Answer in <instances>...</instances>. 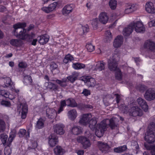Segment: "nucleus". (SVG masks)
<instances>
[{
  "instance_id": "obj_1",
  "label": "nucleus",
  "mask_w": 155,
  "mask_h": 155,
  "mask_svg": "<svg viewBox=\"0 0 155 155\" xmlns=\"http://www.w3.org/2000/svg\"><path fill=\"white\" fill-rule=\"evenodd\" d=\"M120 58V54L115 51L109 59H107L108 67L110 71H115L117 68V62Z\"/></svg>"
},
{
  "instance_id": "obj_2",
  "label": "nucleus",
  "mask_w": 155,
  "mask_h": 155,
  "mask_svg": "<svg viewBox=\"0 0 155 155\" xmlns=\"http://www.w3.org/2000/svg\"><path fill=\"white\" fill-rule=\"evenodd\" d=\"M26 26V24L25 22H19L14 25L13 27L14 35L21 39L23 38V36L26 32V30L24 29Z\"/></svg>"
},
{
  "instance_id": "obj_3",
  "label": "nucleus",
  "mask_w": 155,
  "mask_h": 155,
  "mask_svg": "<svg viewBox=\"0 0 155 155\" xmlns=\"http://www.w3.org/2000/svg\"><path fill=\"white\" fill-rule=\"evenodd\" d=\"M129 109V115L133 117L141 116L143 114L142 110L137 106L131 105Z\"/></svg>"
},
{
  "instance_id": "obj_4",
  "label": "nucleus",
  "mask_w": 155,
  "mask_h": 155,
  "mask_svg": "<svg viewBox=\"0 0 155 155\" xmlns=\"http://www.w3.org/2000/svg\"><path fill=\"white\" fill-rule=\"evenodd\" d=\"M144 98L147 101H151L155 99V89L149 88L146 90L144 95Z\"/></svg>"
},
{
  "instance_id": "obj_5",
  "label": "nucleus",
  "mask_w": 155,
  "mask_h": 155,
  "mask_svg": "<svg viewBox=\"0 0 155 155\" xmlns=\"http://www.w3.org/2000/svg\"><path fill=\"white\" fill-rule=\"evenodd\" d=\"M18 110L19 112V114L21 116L22 119H25L28 111V106L27 104L21 103L18 107Z\"/></svg>"
},
{
  "instance_id": "obj_6",
  "label": "nucleus",
  "mask_w": 155,
  "mask_h": 155,
  "mask_svg": "<svg viewBox=\"0 0 155 155\" xmlns=\"http://www.w3.org/2000/svg\"><path fill=\"white\" fill-rule=\"evenodd\" d=\"M77 140L82 145L84 149H86L90 147L91 145V143L89 139L84 136H81L78 137L77 138Z\"/></svg>"
},
{
  "instance_id": "obj_7",
  "label": "nucleus",
  "mask_w": 155,
  "mask_h": 155,
  "mask_svg": "<svg viewBox=\"0 0 155 155\" xmlns=\"http://www.w3.org/2000/svg\"><path fill=\"white\" fill-rule=\"evenodd\" d=\"M64 127V125L62 124H56L53 126L54 132L57 134L63 135L65 133Z\"/></svg>"
},
{
  "instance_id": "obj_8",
  "label": "nucleus",
  "mask_w": 155,
  "mask_h": 155,
  "mask_svg": "<svg viewBox=\"0 0 155 155\" xmlns=\"http://www.w3.org/2000/svg\"><path fill=\"white\" fill-rule=\"evenodd\" d=\"M57 4L56 2H54L49 5L48 6L43 7L41 9L45 13H49L52 12L55 10Z\"/></svg>"
},
{
  "instance_id": "obj_9",
  "label": "nucleus",
  "mask_w": 155,
  "mask_h": 155,
  "mask_svg": "<svg viewBox=\"0 0 155 155\" xmlns=\"http://www.w3.org/2000/svg\"><path fill=\"white\" fill-rule=\"evenodd\" d=\"M132 23H134V29L135 28V30L136 32L143 33L145 31V28L141 22L138 21L135 22L133 21Z\"/></svg>"
},
{
  "instance_id": "obj_10",
  "label": "nucleus",
  "mask_w": 155,
  "mask_h": 155,
  "mask_svg": "<svg viewBox=\"0 0 155 155\" xmlns=\"http://www.w3.org/2000/svg\"><path fill=\"white\" fill-rule=\"evenodd\" d=\"M144 140L149 143H153L155 141L154 132H146L145 133Z\"/></svg>"
},
{
  "instance_id": "obj_11",
  "label": "nucleus",
  "mask_w": 155,
  "mask_h": 155,
  "mask_svg": "<svg viewBox=\"0 0 155 155\" xmlns=\"http://www.w3.org/2000/svg\"><path fill=\"white\" fill-rule=\"evenodd\" d=\"M106 120H109L108 126L112 130L115 129L118 127L119 120L117 118L113 117L110 119H106Z\"/></svg>"
},
{
  "instance_id": "obj_12",
  "label": "nucleus",
  "mask_w": 155,
  "mask_h": 155,
  "mask_svg": "<svg viewBox=\"0 0 155 155\" xmlns=\"http://www.w3.org/2000/svg\"><path fill=\"white\" fill-rule=\"evenodd\" d=\"M109 122V120H104L97 125L96 128L99 129L105 132L107 130Z\"/></svg>"
},
{
  "instance_id": "obj_13",
  "label": "nucleus",
  "mask_w": 155,
  "mask_h": 155,
  "mask_svg": "<svg viewBox=\"0 0 155 155\" xmlns=\"http://www.w3.org/2000/svg\"><path fill=\"white\" fill-rule=\"evenodd\" d=\"M134 23H130L129 25L125 27L123 31V34L125 36H128L132 33L134 30Z\"/></svg>"
},
{
  "instance_id": "obj_14",
  "label": "nucleus",
  "mask_w": 155,
  "mask_h": 155,
  "mask_svg": "<svg viewBox=\"0 0 155 155\" xmlns=\"http://www.w3.org/2000/svg\"><path fill=\"white\" fill-rule=\"evenodd\" d=\"M98 144L100 150L103 153H105L110 151V147L107 143L98 141Z\"/></svg>"
},
{
  "instance_id": "obj_15",
  "label": "nucleus",
  "mask_w": 155,
  "mask_h": 155,
  "mask_svg": "<svg viewBox=\"0 0 155 155\" xmlns=\"http://www.w3.org/2000/svg\"><path fill=\"white\" fill-rule=\"evenodd\" d=\"M137 102L138 105L145 112L147 111L148 106L144 99L141 97H139L137 100Z\"/></svg>"
},
{
  "instance_id": "obj_16",
  "label": "nucleus",
  "mask_w": 155,
  "mask_h": 155,
  "mask_svg": "<svg viewBox=\"0 0 155 155\" xmlns=\"http://www.w3.org/2000/svg\"><path fill=\"white\" fill-rule=\"evenodd\" d=\"M91 114H83L80 119L79 122L81 124L86 125L88 124V121L91 117Z\"/></svg>"
},
{
  "instance_id": "obj_17",
  "label": "nucleus",
  "mask_w": 155,
  "mask_h": 155,
  "mask_svg": "<svg viewBox=\"0 0 155 155\" xmlns=\"http://www.w3.org/2000/svg\"><path fill=\"white\" fill-rule=\"evenodd\" d=\"M46 116L49 118L52 119L56 116L57 113L55 110L53 108H48L46 110Z\"/></svg>"
},
{
  "instance_id": "obj_18",
  "label": "nucleus",
  "mask_w": 155,
  "mask_h": 155,
  "mask_svg": "<svg viewBox=\"0 0 155 155\" xmlns=\"http://www.w3.org/2000/svg\"><path fill=\"white\" fill-rule=\"evenodd\" d=\"M106 64V63L104 62L103 61H99L97 62L94 70L98 71L104 70Z\"/></svg>"
},
{
  "instance_id": "obj_19",
  "label": "nucleus",
  "mask_w": 155,
  "mask_h": 155,
  "mask_svg": "<svg viewBox=\"0 0 155 155\" xmlns=\"http://www.w3.org/2000/svg\"><path fill=\"white\" fill-rule=\"evenodd\" d=\"M146 11L149 13L153 14L155 13V8L153 4L151 2H147L145 5Z\"/></svg>"
},
{
  "instance_id": "obj_20",
  "label": "nucleus",
  "mask_w": 155,
  "mask_h": 155,
  "mask_svg": "<svg viewBox=\"0 0 155 155\" xmlns=\"http://www.w3.org/2000/svg\"><path fill=\"white\" fill-rule=\"evenodd\" d=\"M58 142V137L54 135H50L49 137L48 143L51 147H53Z\"/></svg>"
},
{
  "instance_id": "obj_21",
  "label": "nucleus",
  "mask_w": 155,
  "mask_h": 155,
  "mask_svg": "<svg viewBox=\"0 0 155 155\" xmlns=\"http://www.w3.org/2000/svg\"><path fill=\"white\" fill-rule=\"evenodd\" d=\"M73 4H70L65 5L62 9V13L63 15L68 14L71 12L74 8Z\"/></svg>"
},
{
  "instance_id": "obj_22",
  "label": "nucleus",
  "mask_w": 155,
  "mask_h": 155,
  "mask_svg": "<svg viewBox=\"0 0 155 155\" xmlns=\"http://www.w3.org/2000/svg\"><path fill=\"white\" fill-rule=\"evenodd\" d=\"M144 47L150 50L153 51L155 50V43L150 40H147L144 43Z\"/></svg>"
},
{
  "instance_id": "obj_23",
  "label": "nucleus",
  "mask_w": 155,
  "mask_h": 155,
  "mask_svg": "<svg viewBox=\"0 0 155 155\" xmlns=\"http://www.w3.org/2000/svg\"><path fill=\"white\" fill-rule=\"evenodd\" d=\"M45 86L47 89L52 91H55L58 89V86L51 82H45Z\"/></svg>"
},
{
  "instance_id": "obj_24",
  "label": "nucleus",
  "mask_w": 155,
  "mask_h": 155,
  "mask_svg": "<svg viewBox=\"0 0 155 155\" xmlns=\"http://www.w3.org/2000/svg\"><path fill=\"white\" fill-rule=\"evenodd\" d=\"M123 37L122 36L118 35L114 39L113 45L115 48L120 47L123 43Z\"/></svg>"
},
{
  "instance_id": "obj_25",
  "label": "nucleus",
  "mask_w": 155,
  "mask_h": 155,
  "mask_svg": "<svg viewBox=\"0 0 155 155\" xmlns=\"http://www.w3.org/2000/svg\"><path fill=\"white\" fill-rule=\"evenodd\" d=\"M2 78L4 79V84L3 85V87H12L13 89V86H14L13 83L11 79L9 77H2Z\"/></svg>"
},
{
  "instance_id": "obj_26",
  "label": "nucleus",
  "mask_w": 155,
  "mask_h": 155,
  "mask_svg": "<svg viewBox=\"0 0 155 155\" xmlns=\"http://www.w3.org/2000/svg\"><path fill=\"white\" fill-rule=\"evenodd\" d=\"M99 21L103 24L106 23L108 20V17L105 12H101L99 16Z\"/></svg>"
},
{
  "instance_id": "obj_27",
  "label": "nucleus",
  "mask_w": 155,
  "mask_h": 155,
  "mask_svg": "<svg viewBox=\"0 0 155 155\" xmlns=\"http://www.w3.org/2000/svg\"><path fill=\"white\" fill-rule=\"evenodd\" d=\"M97 119L96 117H94L89 121L88 122L89 127L92 130H94L96 128L97 123Z\"/></svg>"
},
{
  "instance_id": "obj_28",
  "label": "nucleus",
  "mask_w": 155,
  "mask_h": 155,
  "mask_svg": "<svg viewBox=\"0 0 155 155\" xmlns=\"http://www.w3.org/2000/svg\"><path fill=\"white\" fill-rule=\"evenodd\" d=\"M137 9L136 5L130 4L127 5L124 12L126 14H129L136 11Z\"/></svg>"
},
{
  "instance_id": "obj_29",
  "label": "nucleus",
  "mask_w": 155,
  "mask_h": 155,
  "mask_svg": "<svg viewBox=\"0 0 155 155\" xmlns=\"http://www.w3.org/2000/svg\"><path fill=\"white\" fill-rule=\"evenodd\" d=\"M35 37V35L31 32V34H28L25 33L23 36V38L21 39L25 40L28 42H31Z\"/></svg>"
},
{
  "instance_id": "obj_30",
  "label": "nucleus",
  "mask_w": 155,
  "mask_h": 155,
  "mask_svg": "<svg viewBox=\"0 0 155 155\" xmlns=\"http://www.w3.org/2000/svg\"><path fill=\"white\" fill-rule=\"evenodd\" d=\"M55 154L57 155H62L65 153V150L61 146H57L54 150Z\"/></svg>"
},
{
  "instance_id": "obj_31",
  "label": "nucleus",
  "mask_w": 155,
  "mask_h": 155,
  "mask_svg": "<svg viewBox=\"0 0 155 155\" xmlns=\"http://www.w3.org/2000/svg\"><path fill=\"white\" fill-rule=\"evenodd\" d=\"M78 74L76 72H73L71 75L67 77V79L71 83H73L77 79Z\"/></svg>"
},
{
  "instance_id": "obj_32",
  "label": "nucleus",
  "mask_w": 155,
  "mask_h": 155,
  "mask_svg": "<svg viewBox=\"0 0 155 155\" xmlns=\"http://www.w3.org/2000/svg\"><path fill=\"white\" fill-rule=\"evenodd\" d=\"M127 149V146L124 145L114 148V152L115 153H120L125 151Z\"/></svg>"
},
{
  "instance_id": "obj_33",
  "label": "nucleus",
  "mask_w": 155,
  "mask_h": 155,
  "mask_svg": "<svg viewBox=\"0 0 155 155\" xmlns=\"http://www.w3.org/2000/svg\"><path fill=\"white\" fill-rule=\"evenodd\" d=\"M68 115L71 120H74L77 117V113L75 110L72 109L68 111Z\"/></svg>"
},
{
  "instance_id": "obj_34",
  "label": "nucleus",
  "mask_w": 155,
  "mask_h": 155,
  "mask_svg": "<svg viewBox=\"0 0 155 155\" xmlns=\"http://www.w3.org/2000/svg\"><path fill=\"white\" fill-rule=\"evenodd\" d=\"M86 83L89 86L91 87H94L96 84L95 80L92 78H87L86 80Z\"/></svg>"
},
{
  "instance_id": "obj_35",
  "label": "nucleus",
  "mask_w": 155,
  "mask_h": 155,
  "mask_svg": "<svg viewBox=\"0 0 155 155\" xmlns=\"http://www.w3.org/2000/svg\"><path fill=\"white\" fill-rule=\"evenodd\" d=\"M45 121V120L42 118H40L38 119L37 122L35 126L36 128L38 129H40L43 127L44 126Z\"/></svg>"
},
{
  "instance_id": "obj_36",
  "label": "nucleus",
  "mask_w": 155,
  "mask_h": 155,
  "mask_svg": "<svg viewBox=\"0 0 155 155\" xmlns=\"http://www.w3.org/2000/svg\"><path fill=\"white\" fill-rule=\"evenodd\" d=\"M71 132L74 135L79 134L81 132V128L78 126H74L71 129Z\"/></svg>"
},
{
  "instance_id": "obj_37",
  "label": "nucleus",
  "mask_w": 155,
  "mask_h": 155,
  "mask_svg": "<svg viewBox=\"0 0 155 155\" xmlns=\"http://www.w3.org/2000/svg\"><path fill=\"white\" fill-rule=\"evenodd\" d=\"M38 42L41 44L43 45L46 43L49 40L48 38L45 35L40 36L38 37Z\"/></svg>"
},
{
  "instance_id": "obj_38",
  "label": "nucleus",
  "mask_w": 155,
  "mask_h": 155,
  "mask_svg": "<svg viewBox=\"0 0 155 155\" xmlns=\"http://www.w3.org/2000/svg\"><path fill=\"white\" fill-rule=\"evenodd\" d=\"M0 94L5 97L8 98L11 100H12L14 98V97L11 98L10 97L12 96L10 94L8 91L5 90H0Z\"/></svg>"
},
{
  "instance_id": "obj_39",
  "label": "nucleus",
  "mask_w": 155,
  "mask_h": 155,
  "mask_svg": "<svg viewBox=\"0 0 155 155\" xmlns=\"http://www.w3.org/2000/svg\"><path fill=\"white\" fill-rule=\"evenodd\" d=\"M73 67L75 69L78 70L85 68V65L83 64L80 63H77L73 64L72 65Z\"/></svg>"
},
{
  "instance_id": "obj_40",
  "label": "nucleus",
  "mask_w": 155,
  "mask_h": 155,
  "mask_svg": "<svg viewBox=\"0 0 155 155\" xmlns=\"http://www.w3.org/2000/svg\"><path fill=\"white\" fill-rule=\"evenodd\" d=\"M10 44L15 46H18L21 44V41L18 39H12L10 41Z\"/></svg>"
},
{
  "instance_id": "obj_41",
  "label": "nucleus",
  "mask_w": 155,
  "mask_h": 155,
  "mask_svg": "<svg viewBox=\"0 0 155 155\" xmlns=\"http://www.w3.org/2000/svg\"><path fill=\"white\" fill-rule=\"evenodd\" d=\"M67 105L65 100H64L61 101L60 102V107L57 113L60 114L61 111L63 110V108L64 107L66 106Z\"/></svg>"
},
{
  "instance_id": "obj_42",
  "label": "nucleus",
  "mask_w": 155,
  "mask_h": 155,
  "mask_svg": "<svg viewBox=\"0 0 155 155\" xmlns=\"http://www.w3.org/2000/svg\"><path fill=\"white\" fill-rule=\"evenodd\" d=\"M155 130V124L153 122L150 123L148 126L147 132H154Z\"/></svg>"
},
{
  "instance_id": "obj_43",
  "label": "nucleus",
  "mask_w": 155,
  "mask_h": 155,
  "mask_svg": "<svg viewBox=\"0 0 155 155\" xmlns=\"http://www.w3.org/2000/svg\"><path fill=\"white\" fill-rule=\"evenodd\" d=\"M109 5L111 9L114 10L116 8L117 2L115 0H110L109 2Z\"/></svg>"
},
{
  "instance_id": "obj_44",
  "label": "nucleus",
  "mask_w": 155,
  "mask_h": 155,
  "mask_svg": "<svg viewBox=\"0 0 155 155\" xmlns=\"http://www.w3.org/2000/svg\"><path fill=\"white\" fill-rule=\"evenodd\" d=\"M73 57L70 54H68L66 55L63 60V62L65 64L67 63L69 61H71L73 60Z\"/></svg>"
},
{
  "instance_id": "obj_45",
  "label": "nucleus",
  "mask_w": 155,
  "mask_h": 155,
  "mask_svg": "<svg viewBox=\"0 0 155 155\" xmlns=\"http://www.w3.org/2000/svg\"><path fill=\"white\" fill-rule=\"evenodd\" d=\"M8 137V135L5 134H2L0 135V139L3 144H5L6 143Z\"/></svg>"
},
{
  "instance_id": "obj_46",
  "label": "nucleus",
  "mask_w": 155,
  "mask_h": 155,
  "mask_svg": "<svg viewBox=\"0 0 155 155\" xmlns=\"http://www.w3.org/2000/svg\"><path fill=\"white\" fill-rule=\"evenodd\" d=\"M106 41L107 42L110 41L112 39V36L111 33L109 31H107L105 32Z\"/></svg>"
},
{
  "instance_id": "obj_47",
  "label": "nucleus",
  "mask_w": 155,
  "mask_h": 155,
  "mask_svg": "<svg viewBox=\"0 0 155 155\" xmlns=\"http://www.w3.org/2000/svg\"><path fill=\"white\" fill-rule=\"evenodd\" d=\"M115 78L116 79L120 80L122 78V74L121 71L119 70H117L115 73Z\"/></svg>"
},
{
  "instance_id": "obj_48",
  "label": "nucleus",
  "mask_w": 155,
  "mask_h": 155,
  "mask_svg": "<svg viewBox=\"0 0 155 155\" xmlns=\"http://www.w3.org/2000/svg\"><path fill=\"white\" fill-rule=\"evenodd\" d=\"M96 130L95 134L98 137H101L103 135L104 131L100 130L99 129H95Z\"/></svg>"
},
{
  "instance_id": "obj_49",
  "label": "nucleus",
  "mask_w": 155,
  "mask_h": 155,
  "mask_svg": "<svg viewBox=\"0 0 155 155\" xmlns=\"http://www.w3.org/2000/svg\"><path fill=\"white\" fill-rule=\"evenodd\" d=\"M86 47L89 52H92L94 50V46L91 43H88L87 44Z\"/></svg>"
},
{
  "instance_id": "obj_50",
  "label": "nucleus",
  "mask_w": 155,
  "mask_h": 155,
  "mask_svg": "<svg viewBox=\"0 0 155 155\" xmlns=\"http://www.w3.org/2000/svg\"><path fill=\"white\" fill-rule=\"evenodd\" d=\"M5 129V122L2 120L0 119V132H3Z\"/></svg>"
},
{
  "instance_id": "obj_51",
  "label": "nucleus",
  "mask_w": 155,
  "mask_h": 155,
  "mask_svg": "<svg viewBox=\"0 0 155 155\" xmlns=\"http://www.w3.org/2000/svg\"><path fill=\"white\" fill-rule=\"evenodd\" d=\"M144 145L147 150H150V153L152 155H155V146H151L147 147L145 144H144Z\"/></svg>"
},
{
  "instance_id": "obj_52",
  "label": "nucleus",
  "mask_w": 155,
  "mask_h": 155,
  "mask_svg": "<svg viewBox=\"0 0 155 155\" xmlns=\"http://www.w3.org/2000/svg\"><path fill=\"white\" fill-rule=\"evenodd\" d=\"M91 25L94 29H96L97 27L98 19L97 18L93 19L91 22Z\"/></svg>"
},
{
  "instance_id": "obj_53",
  "label": "nucleus",
  "mask_w": 155,
  "mask_h": 155,
  "mask_svg": "<svg viewBox=\"0 0 155 155\" xmlns=\"http://www.w3.org/2000/svg\"><path fill=\"white\" fill-rule=\"evenodd\" d=\"M70 107H79V104L78 105L75 101V100L71 98L70 101Z\"/></svg>"
},
{
  "instance_id": "obj_54",
  "label": "nucleus",
  "mask_w": 155,
  "mask_h": 155,
  "mask_svg": "<svg viewBox=\"0 0 155 155\" xmlns=\"http://www.w3.org/2000/svg\"><path fill=\"white\" fill-rule=\"evenodd\" d=\"M79 105V107H80L81 108H87L89 109H92L93 108L92 106L90 104H80Z\"/></svg>"
},
{
  "instance_id": "obj_55",
  "label": "nucleus",
  "mask_w": 155,
  "mask_h": 155,
  "mask_svg": "<svg viewBox=\"0 0 155 155\" xmlns=\"http://www.w3.org/2000/svg\"><path fill=\"white\" fill-rule=\"evenodd\" d=\"M26 130L24 129H20L18 132V134L20 137H23L25 134Z\"/></svg>"
},
{
  "instance_id": "obj_56",
  "label": "nucleus",
  "mask_w": 155,
  "mask_h": 155,
  "mask_svg": "<svg viewBox=\"0 0 155 155\" xmlns=\"http://www.w3.org/2000/svg\"><path fill=\"white\" fill-rule=\"evenodd\" d=\"M147 87L144 85L139 84L138 86V88L140 91L143 92L147 89Z\"/></svg>"
},
{
  "instance_id": "obj_57",
  "label": "nucleus",
  "mask_w": 155,
  "mask_h": 155,
  "mask_svg": "<svg viewBox=\"0 0 155 155\" xmlns=\"http://www.w3.org/2000/svg\"><path fill=\"white\" fill-rule=\"evenodd\" d=\"M1 104L5 107H9L11 105L10 103L7 101L3 100L1 102Z\"/></svg>"
},
{
  "instance_id": "obj_58",
  "label": "nucleus",
  "mask_w": 155,
  "mask_h": 155,
  "mask_svg": "<svg viewBox=\"0 0 155 155\" xmlns=\"http://www.w3.org/2000/svg\"><path fill=\"white\" fill-rule=\"evenodd\" d=\"M55 82L59 84L60 86L62 87H65L67 85L66 84L64 83L61 80L57 79L55 81Z\"/></svg>"
},
{
  "instance_id": "obj_59",
  "label": "nucleus",
  "mask_w": 155,
  "mask_h": 155,
  "mask_svg": "<svg viewBox=\"0 0 155 155\" xmlns=\"http://www.w3.org/2000/svg\"><path fill=\"white\" fill-rule=\"evenodd\" d=\"M82 94H83L85 96H87L90 94V91L88 90L84 89L83 92H82Z\"/></svg>"
},
{
  "instance_id": "obj_60",
  "label": "nucleus",
  "mask_w": 155,
  "mask_h": 155,
  "mask_svg": "<svg viewBox=\"0 0 155 155\" xmlns=\"http://www.w3.org/2000/svg\"><path fill=\"white\" fill-rule=\"evenodd\" d=\"M58 65L54 62H52L50 65V68L52 70H54L58 68Z\"/></svg>"
},
{
  "instance_id": "obj_61",
  "label": "nucleus",
  "mask_w": 155,
  "mask_h": 155,
  "mask_svg": "<svg viewBox=\"0 0 155 155\" xmlns=\"http://www.w3.org/2000/svg\"><path fill=\"white\" fill-rule=\"evenodd\" d=\"M11 153V149L9 148H5L4 150V154L5 155H10Z\"/></svg>"
},
{
  "instance_id": "obj_62",
  "label": "nucleus",
  "mask_w": 155,
  "mask_h": 155,
  "mask_svg": "<svg viewBox=\"0 0 155 155\" xmlns=\"http://www.w3.org/2000/svg\"><path fill=\"white\" fill-rule=\"evenodd\" d=\"M18 66L21 68H25L27 67V65L25 62H21L19 63Z\"/></svg>"
},
{
  "instance_id": "obj_63",
  "label": "nucleus",
  "mask_w": 155,
  "mask_h": 155,
  "mask_svg": "<svg viewBox=\"0 0 155 155\" xmlns=\"http://www.w3.org/2000/svg\"><path fill=\"white\" fill-rule=\"evenodd\" d=\"M123 108L122 110L124 113H127L129 112V109L128 107L126 105H123L122 106Z\"/></svg>"
},
{
  "instance_id": "obj_64",
  "label": "nucleus",
  "mask_w": 155,
  "mask_h": 155,
  "mask_svg": "<svg viewBox=\"0 0 155 155\" xmlns=\"http://www.w3.org/2000/svg\"><path fill=\"white\" fill-rule=\"evenodd\" d=\"M148 25L150 27L155 26V20L150 21L149 22Z\"/></svg>"
}]
</instances>
